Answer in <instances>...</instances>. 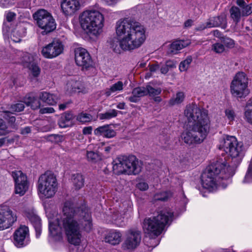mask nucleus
Listing matches in <instances>:
<instances>
[{"label":"nucleus","instance_id":"f257e3e1","mask_svg":"<svg viewBox=\"0 0 252 252\" xmlns=\"http://www.w3.org/2000/svg\"><path fill=\"white\" fill-rule=\"evenodd\" d=\"M47 216L49 221V237L55 241L63 240L60 224L68 242L75 246L79 245L82 242L81 227L88 232L92 228L91 216L85 205L74 210L72 203L67 201L64 203L62 214L60 217H52L50 213H47Z\"/></svg>","mask_w":252,"mask_h":252},{"label":"nucleus","instance_id":"f03ea898","mask_svg":"<svg viewBox=\"0 0 252 252\" xmlns=\"http://www.w3.org/2000/svg\"><path fill=\"white\" fill-rule=\"evenodd\" d=\"M116 38L110 42L116 53L131 51L140 48L147 38L146 27L139 22L128 18L118 20L115 26Z\"/></svg>","mask_w":252,"mask_h":252},{"label":"nucleus","instance_id":"7ed1b4c3","mask_svg":"<svg viewBox=\"0 0 252 252\" xmlns=\"http://www.w3.org/2000/svg\"><path fill=\"white\" fill-rule=\"evenodd\" d=\"M185 115L188 122L187 128L181 134L182 140L189 146L202 143L210 127L207 110L196 105H189L187 106Z\"/></svg>","mask_w":252,"mask_h":252},{"label":"nucleus","instance_id":"20e7f679","mask_svg":"<svg viewBox=\"0 0 252 252\" xmlns=\"http://www.w3.org/2000/svg\"><path fill=\"white\" fill-rule=\"evenodd\" d=\"M218 148L230 156L231 162L227 165L225 160L224 168L226 169L225 172L228 175L233 176L235 173L236 168L241 162L244 156L243 143L238 141L234 136L226 135L220 139Z\"/></svg>","mask_w":252,"mask_h":252},{"label":"nucleus","instance_id":"39448f33","mask_svg":"<svg viewBox=\"0 0 252 252\" xmlns=\"http://www.w3.org/2000/svg\"><path fill=\"white\" fill-rule=\"evenodd\" d=\"M225 159L224 158H217L203 172L201 176V184L203 188L209 191H213L217 188L219 179H225L232 177L226 173L225 167Z\"/></svg>","mask_w":252,"mask_h":252},{"label":"nucleus","instance_id":"423d86ee","mask_svg":"<svg viewBox=\"0 0 252 252\" xmlns=\"http://www.w3.org/2000/svg\"><path fill=\"white\" fill-rule=\"evenodd\" d=\"M79 22L81 28L87 34L97 36L102 32L104 18L98 10L90 7L80 13Z\"/></svg>","mask_w":252,"mask_h":252},{"label":"nucleus","instance_id":"0eeeda50","mask_svg":"<svg viewBox=\"0 0 252 252\" xmlns=\"http://www.w3.org/2000/svg\"><path fill=\"white\" fill-rule=\"evenodd\" d=\"M173 213L169 210L163 209L156 215L144 219L143 228L145 233L154 239L159 235L165 226L171 221Z\"/></svg>","mask_w":252,"mask_h":252},{"label":"nucleus","instance_id":"6e6552de","mask_svg":"<svg viewBox=\"0 0 252 252\" xmlns=\"http://www.w3.org/2000/svg\"><path fill=\"white\" fill-rule=\"evenodd\" d=\"M141 169V163L135 156H121L113 161V170L116 174L136 175Z\"/></svg>","mask_w":252,"mask_h":252},{"label":"nucleus","instance_id":"1a4fd4ad","mask_svg":"<svg viewBox=\"0 0 252 252\" xmlns=\"http://www.w3.org/2000/svg\"><path fill=\"white\" fill-rule=\"evenodd\" d=\"M57 189L58 182L54 174L46 172L39 177L37 191L40 198H52L55 194Z\"/></svg>","mask_w":252,"mask_h":252},{"label":"nucleus","instance_id":"9d476101","mask_svg":"<svg viewBox=\"0 0 252 252\" xmlns=\"http://www.w3.org/2000/svg\"><path fill=\"white\" fill-rule=\"evenodd\" d=\"M33 18L38 27L43 30V34L50 32L56 28L55 19L47 10H38L33 14Z\"/></svg>","mask_w":252,"mask_h":252},{"label":"nucleus","instance_id":"9b49d317","mask_svg":"<svg viewBox=\"0 0 252 252\" xmlns=\"http://www.w3.org/2000/svg\"><path fill=\"white\" fill-rule=\"evenodd\" d=\"M248 81L246 74L243 72L238 73L234 77L230 86V92L235 97H244L249 91L248 89Z\"/></svg>","mask_w":252,"mask_h":252},{"label":"nucleus","instance_id":"f8f14e48","mask_svg":"<svg viewBox=\"0 0 252 252\" xmlns=\"http://www.w3.org/2000/svg\"><path fill=\"white\" fill-rule=\"evenodd\" d=\"M64 46L60 40H53L42 48L41 55L46 59H52L63 53Z\"/></svg>","mask_w":252,"mask_h":252},{"label":"nucleus","instance_id":"ddd939ff","mask_svg":"<svg viewBox=\"0 0 252 252\" xmlns=\"http://www.w3.org/2000/svg\"><path fill=\"white\" fill-rule=\"evenodd\" d=\"M12 176L15 183V192L22 196L29 189V184L27 176L21 171L16 170L12 172Z\"/></svg>","mask_w":252,"mask_h":252},{"label":"nucleus","instance_id":"4468645a","mask_svg":"<svg viewBox=\"0 0 252 252\" xmlns=\"http://www.w3.org/2000/svg\"><path fill=\"white\" fill-rule=\"evenodd\" d=\"M75 60L76 63L83 69H88L93 66V61L86 49L78 47L75 50Z\"/></svg>","mask_w":252,"mask_h":252},{"label":"nucleus","instance_id":"2eb2a0df","mask_svg":"<svg viewBox=\"0 0 252 252\" xmlns=\"http://www.w3.org/2000/svg\"><path fill=\"white\" fill-rule=\"evenodd\" d=\"M126 239L123 244L125 249L132 250L135 249L141 241L140 232L137 229H130L126 232Z\"/></svg>","mask_w":252,"mask_h":252},{"label":"nucleus","instance_id":"dca6fc26","mask_svg":"<svg viewBox=\"0 0 252 252\" xmlns=\"http://www.w3.org/2000/svg\"><path fill=\"white\" fill-rule=\"evenodd\" d=\"M14 243L15 245L21 248L27 245L29 242V228L25 225L19 227L13 234Z\"/></svg>","mask_w":252,"mask_h":252},{"label":"nucleus","instance_id":"f3484780","mask_svg":"<svg viewBox=\"0 0 252 252\" xmlns=\"http://www.w3.org/2000/svg\"><path fill=\"white\" fill-rule=\"evenodd\" d=\"M16 220L15 217L7 206L0 207V228L4 229L9 228Z\"/></svg>","mask_w":252,"mask_h":252},{"label":"nucleus","instance_id":"a211bd4d","mask_svg":"<svg viewBox=\"0 0 252 252\" xmlns=\"http://www.w3.org/2000/svg\"><path fill=\"white\" fill-rule=\"evenodd\" d=\"M61 9L66 16H71L81 8L79 0H63L61 3Z\"/></svg>","mask_w":252,"mask_h":252},{"label":"nucleus","instance_id":"6ab92c4d","mask_svg":"<svg viewBox=\"0 0 252 252\" xmlns=\"http://www.w3.org/2000/svg\"><path fill=\"white\" fill-rule=\"evenodd\" d=\"M226 15L221 14L217 17L210 18L205 23L200 25L198 28V30H204L206 28H211L221 26L223 28L226 27Z\"/></svg>","mask_w":252,"mask_h":252},{"label":"nucleus","instance_id":"aec40b11","mask_svg":"<svg viewBox=\"0 0 252 252\" xmlns=\"http://www.w3.org/2000/svg\"><path fill=\"white\" fill-rule=\"evenodd\" d=\"M66 93L71 94L75 93H86L87 89L84 84L79 81L71 80L67 82L65 87Z\"/></svg>","mask_w":252,"mask_h":252},{"label":"nucleus","instance_id":"412c9836","mask_svg":"<svg viewBox=\"0 0 252 252\" xmlns=\"http://www.w3.org/2000/svg\"><path fill=\"white\" fill-rule=\"evenodd\" d=\"M191 43L189 39L176 40L169 46L167 53L170 55H176L182 49L188 46Z\"/></svg>","mask_w":252,"mask_h":252},{"label":"nucleus","instance_id":"4be33fe9","mask_svg":"<svg viewBox=\"0 0 252 252\" xmlns=\"http://www.w3.org/2000/svg\"><path fill=\"white\" fill-rule=\"evenodd\" d=\"M122 236V234L119 231L111 229L106 231L104 239L105 242L115 245L121 242Z\"/></svg>","mask_w":252,"mask_h":252},{"label":"nucleus","instance_id":"5701e85b","mask_svg":"<svg viewBox=\"0 0 252 252\" xmlns=\"http://www.w3.org/2000/svg\"><path fill=\"white\" fill-rule=\"evenodd\" d=\"M94 134L96 136H102L105 138H111L115 137L116 132L110 125L100 126L94 130Z\"/></svg>","mask_w":252,"mask_h":252},{"label":"nucleus","instance_id":"b1692460","mask_svg":"<svg viewBox=\"0 0 252 252\" xmlns=\"http://www.w3.org/2000/svg\"><path fill=\"white\" fill-rule=\"evenodd\" d=\"M39 98L43 102L50 105H56L59 99L57 95L47 92L40 93Z\"/></svg>","mask_w":252,"mask_h":252},{"label":"nucleus","instance_id":"393cba45","mask_svg":"<svg viewBox=\"0 0 252 252\" xmlns=\"http://www.w3.org/2000/svg\"><path fill=\"white\" fill-rule=\"evenodd\" d=\"M147 92L146 88L144 87L134 88L132 92V95L126 99L132 102H137L139 100V97L146 95Z\"/></svg>","mask_w":252,"mask_h":252},{"label":"nucleus","instance_id":"a878e982","mask_svg":"<svg viewBox=\"0 0 252 252\" xmlns=\"http://www.w3.org/2000/svg\"><path fill=\"white\" fill-rule=\"evenodd\" d=\"M124 87V83L121 81H118L112 84L109 88L105 90V94L107 96H109L112 94L118 93L123 90Z\"/></svg>","mask_w":252,"mask_h":252},{"label":"nucleus","instance_id":"bb28decb","mask_svg":"<svg viewBox=\"0 0 252 252\" xmlns=\"http://www.w3.org/2000/svg\"><path fill=\"white\" fill-rule=\"evenodd\" d=\"M230 18L233 20V22L236 24H238L241 20L243 15L241 10L238 7L233 6L229 10Z\"/></svg>","mask_w":252,"mask_h":252},{"label":"nucleus","instance_id":"cd10ccee","mask_svg":"<svg viewBox=\"0 0 252 252\" xmlns=\"http://www.w3.org/2000/svg\"><path fill=\"white\" fill-rule=\"evenodd\" d=\"M244 118L252 125V99L249 100L247 103L244 110Z\"/></svg>","mask_w":252,"mask_h":252},{"label":"nucleus","instance_id":"c85d7f7f","mask_svg":"<svg viewBox=\"0 0 252 252\" xmlns=\"http://www.w3.org/2000/svg\"><path fill=\"white\" fill-rule=\"evenodd\" d=\"M73 119V115L70 113H65L60 119L58 124L60 127L65 128L70 125V121Z\"/></svg>","mask_w":252,"mask_h":252},{"label":"nucleus","instance_id":"c756f323","mask_svg":"<svg viewBox=\"0 0 252 252\" xmlns=\"http://www.w3.org/2000/svg\"><path fill=\"white\" fill-rule=\"evenodd\" d=\"M71 180L74 187L76 189H79L84 186V178L80 174H73L72 176Z\"/></svg>","mask_w":252,"mask_h":252},{"label":"nucleus","instance_id":"7c9ffc66","mask_svg":"<svg viewBox=\"0 0 252 252\" xmlns=\"http://www.w3.org/2000/svg\"><path fill=\"white\" fill-rule=\"evenodd\" d=\"M25 214L26 217L31 221L33 225L41 222L40 218L33 209L26 210Z\"/></svg>","mask_w":252,"mask_h":252},{"label":"nucleus","instance_id":"2f4dec72","mask_svg":"<svg viewBox=\"0 0 252 252\" xmlns=\"http://www.w3.org/2000/svg\"><path fill=\"white\" fill-rule=\"evenodd\" d=\"M24 103L27 106H30L32 109H36L40 106V102L34 97L32 96H26L24 99Z\"/></svg>","mask_w":252,"mask_h":252},{"label":"nucleus","instance_id":"473e14b6","mask_svg":"<svg viewBox=\"0 0 252 252\" xmlns=\"http://www.w3.org/2000/svg\"><path fill=\"white\" fill-rule=\"evenodd\" d=\"M184 93L182 92H179L176 94L175 96H173L170 99L169 103L172 106L179 104L184 101Z\"/></svg>","mask_w":252,"mask_h":252},{"label":"nucleus","instance_id":"72a5a7b5","mask_svg":"<svg viewBox=\"0 0 252 252\" xmlns=\"http://www.w3.org/2000/svg\"><path fill=\"white\" fill-rule=\"evenodd\" d=\"M112 221L115 223L117 226L122 227L125 224V219L124 217H122L118 213H114L112 215Z\"/></svg>","mask_w":252,"mask_h":252},{"label":"nucleus","instance_id":"f704fd0d","mask_svg":"<svg viewBox=\"0 0 252 252\" xmlns=\"http://www.w3.org/2000/svg\"><path fill=\"white\" fill-rule=\"evenodd\" d=\"M118 111L115 109H111L104 113H100L98 115L100 120H109L116 117L118 114Z\"/></svg>","mask_w":252,"mask_h":252},{"label":"nucleus","instance_id":"c9c22d12","mask_svg":"<svg viewBox=\"0 0 252 252\" xmlns=\"http://www.w3.org/2000/svg\"><path fill=\"white\" fill-rule=\"evenodd\" d=\"M192 61V59L191 57L189 56L185 60L181 62L179 67L180 71H186L189 69Z\"/></svg>","mask_w":252,"mask_h":252},{"label":"nucleus","instance_id":"e433bc0d","mask_svg":"<svg viewBox=\"0 0 252 252\" xmlns=\"http://www.w3.org/2000/svg\"><path fill=\"white\" fill-rule=\"evenodd\" d=\"M93 120V116L87 113H81L77 117V120L81 123L91 122Z\"/></svg>","mask_w":252,"mask_h":252},{"label":"nucleus","instance_id":"4c0bfd02","mask_svg":"<svg viewBox=\"0 0 252 252\" xmlns=\"http://www.w3.org/2000/svg\"><path fill=\"white\" fill-rule=\"evenodd\" d=\"M147 94H148L150 96L155 97L156 95H159L161 92V89L160 88H155L150 85L146 87Z\"/></svg>","mask_w":252,"mask_h":252},{"label":"nucleus","instance_id":"58836bf2","mask_svg":"<svg viewBox=\"0 0 252 252\" xmlns=\"http://www.w3.org/2000/svg\"><path fill=\"white\" fill-rule=\"evenodd\" d=\"M22 63L26 66H28L32 63H33L34 58L33 56L28 53H25L22 56Z\"/></svg>","mask_w":252,"mask_h":252},{"label":"nucleus","instance_id":"ea45409f","mask_svg":"<svg viewBox=\"0 0 252 252\" xmlns=\"http://www.w3.org/2000/svg\"><path fill=\"white\" fill-rule=\"evenodd\" d=\"M27 67L31 71V73L34 77H37L39 75L40 69L38 66L34 63L28 65Z\"/></svg>","mask_w":252,"mask_h":252},{"label":"nucleus","instance_id":"a19ab883","mask_svg":"<svg viewBox=\"0 0 252 252\" xmlns=\"http://www.w3.org/2000/svg\"><path fill=\"white\" fill-rule=\"evenodd\" d=\"M225 50L224 46L220 43H216L212 46V50L216 53L220 54L224 52Z\"/></svg>","mask_w":252,"mask_h":252},{"label":"nucleus","instance_id":"79ce46f5","mask_svg":"<svg viewBox=\"0 0 252 252\" xmlns=\"http://www.w3.org/2000/svg\"><path fill=\"white\" fill-rule=\"evenodd\" d=\"M172 196L170 192H163L159 194H157L155 196V199L157 200L165 201Z\"/></svg>","mask_w":252,"mask_h":252},{"label":"nucleus","instance_id":"37998d69","mask_svg":"<svg viewBox=\"0 0 252 252\" xmlns=\"http://www.w3.org/2000/svg\"><path fill=\"white\" fill-rule=\"evenodd\" d=\"M244 16H248L252 13V4H246L241 9Z\"/></svg>","mask_w":252,"mask_h":252},{"label":"nucleus","instance_id":"c03bdc74","mask_svg":"<svg viewBox=\"0 0 252 252\" xmlns=\"http://www.w3.org/2000/svg\"><path fill=\"white\" fill-rule=\"evenodd\" d=\"M243 182L244 183L252 182V160Z\"/></svg>","mask_w":252,"mask_h":252},{"label":"nucleus","instance_id":"a18cd8bd","mask_svg":"<svg viewBox=\"0 0 252 252\" xmlns=\"http://www.w3.org/2000/svg\"><path fill=\"white\" fill-rule=\"evenodd\" d=\"M86 156L89 161H95L99 159L98 155L93 151H87Z\"/></svg>","mask_w":252,"mask_h":252},{"label":"nucleus","instance_id":"49530a36","mask_svg":"<svg viewBox=\"0 0 252 252\" xmlns=\"http://www.w3.org/2000/svg\"><path fill=\"white\" fill-rule=\"evenodd\" d=\"M225 114L229 122L234 121L235 117V114L233 110L231 108H228L225 110Z\"/></svg>","mask_w":252,"mask_h":252},{"label":"nucleus","instance_id":"de8ad7c7","mask_svg":"<svg viewBox=\"0 0 252 252\" xmlns=\"http://www.w3.org/2000/svg\"><path fill=\"white\" fill-rule=\"evenodd\" d=\"M24 105L23 103H18L14 104L11 107V111L12 112H20L24 110Z\"/></svg>","mask_w":252,"mask_h":252},{"label":"nucleus","instance_id":"09e8293b","mask_svg":"<svg viewBox=\"0 0 252 252\" xmlns=\"http://www.w3.org/2000/svg\"><path fill=\"white\" fill-rule=\"evenodd\" d=\"M221 41L223 42L224 45L227 48H231L234 46V42L233 40L231 38L228 37L223 38Z\"/></svg>","mask_w":252,"mask_h":252},{"label":"nucleus","instance_id":"8fccbe9b","mask_svg":"<svg viewBox=\"0 0 252 252\" xmlns=\"http://www.w3.org/2000/svg\"><path fill=\"white\" fill-rule=\"evenodd\" d=\"M5 15L6 20L9 22L13 21L16 17V14L11 11L6 12Z\"/></svg>","mask_w":252,"mask_h":252},{"label":"nucleus","instance_id":"3c124183","mask_svg":"<svg viewBox=\"0 0 252 252\" xmlns=\"http://www.w3.org/2000/svg\"><path fill=\"white\" fill-rule=\"evenodd\" d=\"M55 112V110L52 107H44L40 109L39 113L40 114H51Z\"/></svg>","mask_w":252,"mask_h":252},{"label":"nucleus","instance_id":"603ef678","mask_svg":"<svg viewBox=\"0 0 252 252\" xmlns=\"http://www.w3.org/2000/svg\"><path fill=\"white\" fill-rule=\"evenodd\" d=\"M137 188L141 190L144 191L147 190L148 188V185L144 182H141L138 183L136 185Z\"/></svg>","mask_w":252,"mask_h":252},{"label":"nucleus","instance_id":"864d4df0","mask_svg":"<svg viewBox=\"0 0 252 252\" xmlns=\"http://www.w3.org/2000/svg\"><path fill=\"white\" fill-rule=\"evenodd\" d=\"M51 140H54V141L56 143H60L62 142L63 140V136L59 135H52L50 136Z\"/></svg>","mask_w":252,"mask_h":252},{"label":"nucleus","instance_id":"5fc2aeb1","mask_svg":"<svg viewBox=\"0 0 252 252\" xmlns=\"http://www.w3.org/2000/svg\"><path fill=\"white\" fill-rule=\"evenodd\" d=\"M165 64L168 68L172 69L176 67L177 62L174 60H168L166 62Z\"/></svg>","mask_w":252,"mask_h":252},{"label":"nucleus","instance_id":"6e6d98bb","mask_svg":"<svg viewBox=\"0 0 252 252\" xmlns=\"http://www.w3.org/2000/svg\"><path fill=\"white\" fill-rule=\"evenodd\" d=\"M34 227L36 232V238H39L41 233V222L39 224L34 225Z\"/></svg>","mask_w":252,"mask_h":252},{"label":"nucleus","instance_id":"4d7b16f0","mask_svg":"<svg viewBox=\"0 0 252 252\" xmlns=\"http://www.w3.org/2000/svg\"><path fill=\"white\" fill-rule=\"evenodd\" d=\"M34 227L36 232V238H39L41 233V222L39 224L34 225Z\"/></svg>","mask_w":252,"mask_h":252},{"label":"nucleus","instance_id":"13d9d810","mask_svg":"<svg viewBox=\"0 0 252 252\" xmlns=\"http://www.w3.org/2000/svg\"><path fill=\"white\" fill-rule=\"evenodd\" d=\"M93 127L92 126L84 127L82 130L83 134L84 135H90L92 134Z\"/></svg>","mask_w":252,"mask_h":252},{"label":"nucleus","instance_id":"bf43d9fd","mask_svg":"<svg viewBox=\"0 0 252 252\" xmlns=\"http://www.w3.org/2000/svg\"><path fill=\"white\" fill-rule=\"evenodd\" d=\"M159 69V66L158 64H154L149 65V69L151 72L154 73L156 72Z\"/></svg>","mask_w":252,"mask_h":252},{"label":"nucleus","instance_id":"052dcab7","mask_svg":"<svg viewBox=\"0 0 252 252\" xmlns=\"http://www.w3.org/2000/svg\"><path fill=\"white\" fill-rule=\"evenodd\" d=\"M10 114V113L9 111L4 112V115L3 116V117L6 119H7L8 118H9L10 121L11 122H13L15 120V117L13 116L10 117V116H9Z\"/></svg>","mask_w":252,"mask_h":252},{"label":"nucleus","instance_id":"680f3d73","mask_svg":"<svg viewBox=\"0 0 252 252\" xmlns=\"http://www.w3.org/2000/svg\"><path fill=\"white\" fill-rule=\"evenodd\" d=\"M31 131V128L29 126L25 127L21 129V133L23 135L27 134Z\"/></svg>","mask_w":252,"mask_h":252},{"label":"nucleus","instance_id":"e2e57ef3","mask_svg":"<svg viewBox=\"0 0 252 252\" xmlns=\"http://www.w3.org/2000/svg\"><path fill=\"white\" fill-rule=\"evenodd\" d=\"M169 69L167 66H166V64L162 66L160 69L161 73L164 74H166L168 72Z\"/></svg>","mask_w":252,"mask_h":252},{"label":"nucleus","instance_id":"0e129e2a","mask_svg":"<svg viewBox=\"0 0 252 252\" xmlns=\"http://www.w3.org/2000/svg\"><path fill=\"white\" fill-rule=\"evenodd\" d=\"M236 3L239 6L240 9L246 4L244 0H236Z\"/></svg>","mask_w":252,"mask_h":252},{"label":"nucleus","instance_id":"69168bd1","mask_svg":"<svg viewBox=\"0 0 252 252\" xmlns=\"http://www.w3.org/2000/svg\"><path fill=\"white\" fill-rule=\"evenodd\" d=\"M125 106L126 103L123 102L119 103L116 106L117 108L119 109H125Z\"/></svg>","mask_w":252,"mask_h":252},{"label":"nucleus","instance_id":"338daca9","mask_svg":"<svg viewBox=\"0 0 252 252\" xmlns=\"http://www.w3.org/2000/svg\"><path fill=\"white\" fill-rule=\"evenodd\" d=\"M213 35L218 38H221V34L218 30H215L213 32Z\"/></svg>","mask_w":252,"mask_h":252},{"label":"nucleus","instance_id":"774afa93","mask_svg":"<svg viewBox=\"0 0 252 252\" xmlns=\"http://www.w3.org/2000/svg\"><path fill=\"white\" fill-rule=\"evenodd\" d=\"M68 104V103H65L61 104L59 105V108L61 110H63L67 107V105Z\"/></svg>","mask_w":252,"mask_h":252}]
</instances>
